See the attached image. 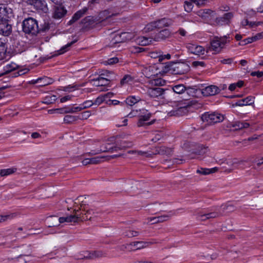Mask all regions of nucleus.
Masks as SVG:
<instances>
[{"label": "nucleus", "mask_w": 263, "mask_h": 263, "mask_svg": "<svg viewBox=\"0 0 263 263\" xmlns=\"http://www.w3.org/2000/svg\"><path fill=\"white\" fill-rule=\"evenodd\" d=\"M13 16L12 10L7 6L0 4V34L9 36L12 32V26L8 19Z\"/></svg>", "instance_id": "1"}, {"label": "nucleus", "mask_w": 263, "mask_h": 263, "mask_svg": "<svg viewBox=\"0 0 263 263\" xmlns=\"http://www.w3.org/2000/svg\"><path fill=\"white\" fill-rule=\"evenodd\" d=\"M165 84V81L161 79H155L149 80L146 85V93L151 98H157L162 96L164 90L160 87H155V86H163Z\"/></svg>", "instance_id": "2"}, {"label": "nucleus", "mask_w": 263, "mask_h": 263, "mask_svg": "<svg viewBox=\"0 0 263 263\" xmlns=\"http://www.w3.org/2000/svg\"><path fill=\"white\" fill-rule=\"evenodd\" d=\"M229 35L221 37L215 36L210 42V45L206 47V53L212 51L214 53H220L224 48L225 45L229 43Z\"/></svg>", "instance_id": "3"}, {"label": "nucleus", "mask_w": 263, "mask_h": 263, "mask_svg": "<svg viewBox=\"0 0 263 263\" xmlns=\"http://www.w3.org/2000/svg\"><path fill=\"white\" fill-rule=\"evenodd\" d=\"M23 30L26 33L36 34L39 31V27L36 20L29 17L23 22Z\"/></svg>", "instance_id": "4"}, {"label": "nucleus", "mask_w": 263, "mask_h": 263, "mask_svg": "<svg viewBox=\"0 0 263 263\" xmlns=\"http://www.w3.org/2000/svg\"><path fill=\"white\" fill-rule=\"evenodd\" d=\"M201 119L203 122H206L208 124H212L222 122L224 119L222 115L217 112H205L202 115Z\"/></svg>", "instance_id": "5"}, {"label": "nucleus", "mask_w": 263, "mask_h": 263, "mask_svg": "<svg viewBox=\"0 0 263 263\" xmlns=\"http://www.w3.org/2000/svg\"><path fill=\"white\" fill-rule=\"evenodd\" d=\"M155 241H134L129 244L126 245H123L121 247V250H124L125 249H127L128 250H140L146 247L149 246L155 243Z\"/></svg>", "instance_id": "6"}, {"label": "nucleus", "mask_w": 263, "mask_h": 263, "mask_svg": "<svg viewBox=\"0 0 263 263\" xmlns=\"http://www.w3.org/2000/svg\"><path fill=\"white\" fill-rule=\"evenodd\" d=\"M125 143V141L123 142L122 145H120L119 147H118L119 148H126L130 146L131 143H127L126 144H124ZM117 148V146L115 147H108L107 145L106 144L103 145L101 146V147L100 148H97L96 149L91 150V152L87 153L86 154V155H95L99 154H100L101 153L106 152H112L113 151H116Z\"/></svg>", "instance_id": "7"}, {"label": "nucleus", "mask_w": 263, "mask_h": 263, "mask_svg": "<svg viewBox=\"0 0 263 263\" xmlns=\"http://www.w3.org/2000/svg\"><path fill=\"white\" fill-rule=\"evenodd\" d=\"M234 13L228 12L224 13L222 15L217 17L215 20V23L218 26L229 25L234 17Z\"/></svg>", "instance_id": "8"}, {"label": "nucleus", "mask_w": 263, "mask_h": 263, "mask_svg": "<svg viewBox=\"0 0 263 263\" xmlns=\"http://www.w3.org/2000/svg\"><path fill=\"white\" fill-rule=\"evenodd\" d=\"M186 47L189 53L196 55H203L206 53V48L195 43H187Z\"/></svg>", "instance_id": "9"}, {"label": "nucleus", "mask_w": 263, "mask_h": 263, "mask_svg": "<svg viewBox=\"0 0 263 263\" xmlns=\"http://www.w3.org/2000/svg\"><path fill=\"white\" fill-rule=\"evenodd\" d=\"M170 25V21L165 18H163L161 20H159L156 21H154L147 24L146 27L148 30H152L154 28H161L166 26H168Z\"/></svg>", "instance_id": "10"}, {"label": "nucleus", "mask_w": 263, "mask_h": 263, "mask_svg": "<svg viewBox=\"0 0 263 263\" xmlns=\"http://www.w3.org/2000/svg\"><path fill=\"white\" fill-rule=\"evenodd\" d=\"M172 74H182L186 73L189 69L187 65L183 63H173Z\"/></svg>", "instance_id": "11"}, {"label": "nucleus", "mask_w": 263, "mask_h": 263, "mask_svg": "<svg viewBox=\"0 0 263 263\" xmlns=\"http://www.w3.org/2000/svg\"><path fill=\"white\" fill-rule=\"evenodd\" d=\"M29 3L38 10L46 13L48 10L47 3L45 1L42 0H29Z\"/></svg>", "instance_id": "12"}, {"label": "nucleus", "mask_w": 263, "mask_h": 263, "mask_svg": "<svg viewBox=\"0 0 263 263\" xmlns=\"http://www.w3.org/2000/svg\"><path fill=\"white\" fill-rule=\"evenodd\" d=\"M201 93L204 96H214L218 93L220 89L215 85H210L201 89Z\"/></svg>", "instance_id": "13"}, {"label": "nucleus", "mask_w": 263, "mask_h": 263, "mask_svg": "<svg viewBox=\"0 0 263 263\" xmlns=\"http://www.w3.org/2000/svg\"><path fill=\"white\" fill-rule=\"evenodd\" d=\"M87 255H85L84 257L86 259H95L96 258H100L105 257L106 256V253L102 250H96L92 252L86 251Z\"/></svg>", "instance_id": "14"}, {"label": "nucleus", "mask_w": 263, "mask_h": 263, "mask_svg": "<svg viewBox=\"0 0 263 263\" xmlns=\"http://www.w3.org/2000/svg\"><path fill=\"white\" fill-rule=\"evenodd\" d=\"M173 91L177 94H183L186 93L187 94L191 92L192 89L190 87H186L183 84H178L174 85L172 87Z\"/></svg>", "instance_id": "15"}, {"label": "nucleus", "mask_w": 263, "mask_h": 263, "mask_svg": "<svg viewBox=\"0 0 263 263\" xmlns=\"http://www.w3.org/2000/svg\"><path fill=\"white\" fill-rule=\"evenodd\" d=\"M67 13V10L61 5L59 6H56L54 8V12L53 13V17L54 18L60 19L63 17Z\"/></svg>", "instance_id": "16"}, {"label": "nucleus", "mask_w": 263, "mask_h": 263, "mask_svg": "<svg viewBox=\"0 0 263 263\" xmlns=\"http://www.w3.org/2000/svg\"><path fill=\"white\" fill-rule=\"evenodd\" d=\"M48 221L50 222L49 227H55L59 225V223L66 222V217H61L59 218L57 216H51L48 219Z\"/></svg>", "instance_id": "17"}, {"label": "nucleus", "mask_w": 263, "mask_h": 263, "mask_svg": "<svg viewBox=\"0 0 263 263\" xmlns=\"http://www.w3.org/2000/svg\"><path fill=\"white\" fill-rule=\"evenodd\" d=\"M219 214L217 212H211L209 213H199L197 218L199 220H205L210 218H214L218 217Z\"/></svg>", "instance_id": "18"}, {"label": "nucleus", "mask_w": 263, "mask_h": 263, "mask_svg": "<svg viewBox=\"0 0 263 263\" xmlns=\"http://www.w3.org/2000/svg\"><path fill=\"white\" fill-rule=\"evenodd\" d=\"M114 15V14L108 10H105L100 12L96 18L97 21L101 23L105 21L108 18Z\"/></svg>", "instance_id": "19"}, {"label": "nucleus", "mask_w": 263, "mask_h": 263, "mask_svg": "<svg viewBox=\"0 0 263 263\" xmlns=\"http://www.w3.org/2000/svg\"><path fill=\"white\" fill-rule=\"evenodd\" d=\"M87 10L88 9L86 7H84L82 9L78 11L74 14L72 18L68 22V25H70L78 21L86 12Z\"/></svg>", "instance_id": "20"}, {"label": "nucleus", "mask_w": 263, "mask_h": 263, "mask_svg": "<svg viewBox=\"0 0 263 263\" xmlns=\"http://www.w3.org/2000/svg\"><path fill=\"white\" fill-rule=\"evenodd\" d=\"M171 35V32L167 29H163L158 32L155 37L156 41L165 40L169 37Z\"/></svg>", "instance_id": "21"}, {"label": "nucleus", "mask_w": 263, "mask_h": 263, "mask_svg": "<svg viewBox=\"0 0 263 263\" xmlns=\"http://www.w3.org/2000/svg\"><path fill=\"white\" fill-rule=\"evenodd\" d=\"M214 13V11L209 9H201L196 14L204 20L209 19Z\"/></svg>", "instance_id": "22"}, {"label": "nucleus", "mask_w": 263, "mask_h": 263, "mask_svg": "<svg viewBox=\"0 0 263 263\" xmlns=\"http://www.w3.org/2000/svg\"><path fill=\"white\" fill-rule=\"evenodd\" d=\"M84 210H74L73 212V216H74L76 218V222H78L80 220H90L91 217H88V216H84Z\"/></svg>", "instance_id": "23"}, {"label": "nucleus", "mask_w": 263, "mask_h": 263, "mask_svg": "<svg viewBox=\"0 0 263 263\" xmlns=\"http://www.w3.org/2000/svg\"><path fill=\"white\" fill-rule=\"evenodd\" d=\"M151 116V114L147 113L144 115L140 116L139 118L138 122H137V125L139 127L144 126L145 125H151L153 122H148L145 123V122L149 120Z\"/></svg>", "instance_id": "24"}, {"label": "nucleus", "mask_w": 263, "mask_h": 263, "mask_svg": "<svg viewBox=\"0 0 263 263\" xmlns=\"http://www.w3.org/2000/svg\"><path fill=\"white\" fill-rule=\"evenodd\" d=\"M250 126L249 123L245 121H236L232 123L231 127L234 128V130H240L247 128Z\"/></svg>", "instance_id": "25"}, {"label": "nucleus", "mask_w": 263, "mask_h": 263, "mask_svg": "<svg viewBox=\"0 0 263 263\" xmlns=\"http://www.w3.org/2000/svg\"><path fill=\"white\" fill-rule=\"evenodd\" d=\"M254 102V97L252 96L247 97L246 98L238 101L236 103V106H242L244 105H250Z\"/></svg>", "instance_id": "26"}, {"label": "nucleus", "mask_w": 263, "mask_h": 263, "mask_svg": "<svg viewBox=\"0 0 263 263\" xmlns=\"http://www.w3.org/2000/svg\"><path fill=\"white\" fill-rule=\"evenodd\" d=\"M7 47L5 40L3 38L0 39V60L6 58Z\"/></svg>", "instance_id": "27"}, {"label": "nucleus", "mask_w": 263, "mask_h": 263, "mask_svg": "<svg viewBox=\"0 0 263 263\" xmlns=\"http://www.w3.org/2000/svg\"><path fill=\"white\" fill-rule=\"evenodd\" d=\"M152 41V39L145 36H139L136 40V43L141 46H147L150 44Z\"/></svg>", "instance_id": "28"}, {"label": "nucleus", "mask_w": 263, "mask_h": 263, "mask_svg": "<svg viewBox=\"0 0 263 263\" xmlns=\"http://www.w3.org/2000/svg\"><path fill=\"white\" fill-rule=\"evenodd\" d=\"M53 80L48 77L40 78L35 80V83H40V86H46L52 84Z\"/></svg>", "instance_id": "29"}, {"label": "nucleus", "mask_w": 263, "mask_h": 263, "mask_svg": "<svg viewBox=\"0 0 263 263\" xmlns=\"http://www.w3.org/2000/svg\"><path fill=\"white\" fill-rule=\"evenodd\" d=\"M172 149L165 146H160L156 148V152L160 155H169L172 153Z\"/></svg>", "instance_id": "30"}, {"label": "nucleus", "mask_w": 263, "mask_h": 263, "mask_svg": "<svg viewBox=\"0 0 263 263\" xmlns=\"http://www.w3.org/2000/svg\"><path fill=\"white\" fill-rule=\"evenodd\" d=\"M18 65L13 62L8 64L4 67V72L3 74H7L11 71H14L18 68Z\"/></svg>", "instance_id": "31"}, {"label": "nucleus", "mask_w": 263, "mask_h": 263, "mask_svg": "<svg viewBox=\"0 0 263 263\" xmlns=\"http://www.w3.org/2000/svg\"><path fill=\"white\" fill-rule=\"evenodd\" d=\"M174 214V212L172 211L169 212V214L163 215L157 217V220L154 221L153 223H156L158 222H162L168 219V218Z\"/></svg>", "instance_id": "32"}, {"label": "nucleus", "mask_w": 263, "mask_h": 263, "mask_svg": "<svg viewBox=\"0 0 263 263\" xmlns=\"http://www.w3.org/2000/svg\"><path fill=\"white\" fill-rule=\"evenodd\" d=\"M173 64L172 63H166V64L162 67L161 71H160V73L162 74H165L167 73H170L172 74L173 71Z\"/></svg>", "instance_id": "33"}, {"label": "nucleus", "mask_w": 263, "mask_h": 263, "mask_svg": "<svg viewBox=\"0 0 263 263\" xmlns=\"http://www.w3.org/2000/svg\"><path fill=\"white\" fill-rule=\"evenodd\" d=\"M140 100L139 97H136L135 96H129L128 97L125 101V104H127L130 106H132L137 102H138Z\"/></svg>", "instance_id": "34"}, {"label": "nucleus", "mask_w": 263, "mask_h": 263, "mask_svg": "<svg viewBox=\"0 0 263 263\" xmlns=\"http://www.w3.org/2000/svg\"><path fill=\"white\" fill-rule=\"evenodd\" d=\"M223 165L221 167V168L224 171L227 172H231L233 168L232 166L233 164L236 163V162H232V161H227L226 163H222Z\"/></svg>", "instance_id": "35"}, {"label": "nucleus", "mask_w": 263, "mask_h": 263, "mask_svg": "<svg viewBox=\"0 0 263 263\" xmlns=\"http://www.w3.org/2000/svg\"><path fill=\"white\" fill-rule=\"evenodd\" d=\"M16 171V168H9L6 169H3L0 171V175L2 177L7 176L8 175L12 174Z\"/></svg>", "instance_id": "36"}, {"label": "nucleus", "mask_w": 263, "mask_h": 263, "mask_svg": "<svg viewBox=\"0 0 263 263\" xmlns=\"http://www.w3.org/2000/svg\"><path fill=\"white\" fill-rule=\"evenodd\" d=\"M57 97L54 95H48L43 100V103L46 104H50L54 103L57 100Z\"/></svg>", "instance_id": "37"}, {"label": "nucleus", "mask_w": 263, "mask_h": 263, "mask_svg": "<svg viewBox=\"0 0 263 263\" xmlns=\"http://www.w3.org/2000/svg\"><path fill=\"white\" fill-rule=\"evenodd\" d=\"M84 84H82L80 85H77V84H73V85H69L68 86H67L66 87H64L63 90L66 92H71L74 90L78 89L80 87L84 86Z\"/></svg>", "instance_id": "38"}, {"label": "nucleus", "mask_w": 263, "mask_h": 263, "mask_svg": "<svg viewBox=\"0 0 263 263\" xmlns=\"http://www.w3.org/2000/svg\"><path fill=\"white\" fill-rule=\"evenodd\" d=\"M123 234L128 237H133L138 236L140 234V232L138 231H135L131 229L126 230Z\"/></svg>", "instance_id": "39"}, {"label": "nucleus", "mask_w": 263, "mask_h": 263, "mask_svg": "<svg viewBox=\"0 0 263 263\" xmlns=\"http://www.w3.org/2000/svg\"><path fill=\"white\" fill-rule=\"evenodd\" d=\"M76 42L77 40H74L62 47L58 51V54H61L65 53L66 51L68 50L69 47Z\"/></svg>", "instance_id": "40"}, {"label": "nucleus", "mask_w": 263, "mask_h": 263, "mask_svg": "<svg viewBox=\"0 0 263 263\" xmlns=\"http://www.w3.org/2000/svg\"><path fill=\"white\" fill-rule=\"evenodd\" d=\"M17 216V213H13L9 215H0V222L6 221L8 219H12Z\"/></svg>", "instance_id": "41"}, {"label": "nucleus", "mask_w": 263, "mask_h": 263, "mask_svg": "<svg viewBox=\"0 0 263 263\" xmlns=\"http://www.w3.org/2000/svg\"><path fill=\"white\" fill-rule=\"evenodd\" d=\"M79 117L77 116L66 115L64 118V121L66 123H71L77 121Z\"/></svg>", "instance_id": "42"}, {"label": "nucleus", "mask_w": 263, "mask_h": 263, "mask_svg": "<svg viewBox=\"0 0 263 263\" xmlns=\"http://www.w3.org/2000/svg\"><path fill=\"white\" fill-rule=\"evenodd\" d=\"M149 56L153 59H159V61L163 60V55L160 52L152 51L149 53Z\"/></svg>", "instance_id": "43"}, {"label": "nucleus", "mask_w": 263, "mask_h": 263, "mask_svg": "<svg viewBox=\"0 0 263 263\" xmlns=\"http://www.w3.org/2000/svg\"><path fill=\"white\" fill-rule=\"evenodd\" d=\"M133 78L130 75H125L121 80V84L122 85L128 84L133 81Z\"/></svg>", "instance_id": "44"}, {"label": "nucleus", "mask_w": 263, "mask_h": 263, "mask_svg": "<svg viewBox=\"0 0 263 263\" xmlns=\"http://www.w3.org/2000/svg\"><path fill=\"white\" fill-rule=\"evenodd\" d=\"M104 157H96L90 158V164H98L103 161Z\"/></svg>", "instance_id": "45"}, {"label": "nucleus", "mask_w": 263, "mask_h": 263, "mask_svg": "<svg viewBox=\"0 0 263 263\" xmlns=\"http://www.w3.org/2000/svg\"><path fill=\"white\" fill-rule=\"evenodd\" d=\"M83 109H84V108L83 107V105L81 104L79 106L72 107L71 108H70L67 110H65V112L73 113V112L80 111Z\"/></svg>", "instance_id": "46"}, {"label": "nucleus", "mask_w": 263, "mask_h": 263, "mask_svg": "<svg viewBox=\"0 0 263 263\" xmlns=\"http://www.w3.org/2000/svg\"><path fill=\"white\" fill-rule=\"evenodd\" d=\"M191 2L195 4L198 7H202L205 6L208 2V0H190Z\"/></svg>", "instance_id": "47"}, {"label": "nucleus", "mask_w": 263, "mask_h": 263, "mask_svg": "<svg viewBox=\"0 0 263 263\" xmlns=\"http://www.w3.org/2000/svg\"><path fill=\"white\" fill-rule=\"evenodd\" d=\"M128 153L132 154H136L137 156H143V157H147L148 154L146 152H143L141 151H130L128 152Z\"/></svg>", "instance_id": "48"}, {"label": "nucleus", "mask_w": 263, "mask_h": 263, "mask_svg": "<svg viewBox=\"0 0 263 263\" xmlns=\"http://www.w3.org/2000/svg\"><path fill=\"white\" fill-rule=\"evenodd\" d=\"M99 78L101 86H105L108 85L110 81L109 79L103 78L102 76H99Z\"/></svg>", "instance_id": "49"}, {"label": "nucleus", "mask_w": 263, "mask_h": 263, "mask_svg": "<svg viewBox=\"0 0 263 263\" xmlns=\"http://www.w3.org/2000/svg\"><path fill=\"white\" fill-rule=\"evenodd\" d=\"M107 104L109 105H120L121 106H124L125 102H120L119 101L116 100H109L107 102Z\"/></svg>", "instance_id": "50"}, {"label": "nucleus", "mask_w": 263, "mask_h": 263, "mask_svg": "<svg viewBox=\"0 0 263 263\" xmlns=\"http://www.w3.org/2000/svg\"><path fill=\"white\" fill-rule=\"evenodd\" d=\"M193 8V5L192 4V2H189L185 1L184 2V9L187 12H191Z\"/></svg>", "instance_id": "51"}, {"label": "nucleus", "mask_w": 263, "mask_h": 263, "mask_svg": "<svg viewBox=\"0 0 263 263\" xmlns=\"http://www.w3.org/2000/svg\"><path fill=\"white\" fill-rule=\"evenodd\" d=\"M197 173L203 175H209L210 174L209 168H200L197 170Z\"/></svg>", "instance_id": "52"}, {"label": "nucleus", "mask_w": 263, "mask_h": 263, "mask_svg": "<svg viewBox=\"0 0 263 263\" xmlns=\"http://www.w3.org/2000/svg\"><path fill=\"white\" fill-rule=\"evenodd\" d=\"M191 65L192 67L196 68L199 66L204 67L205 63L202 61H194L192 63Z\"/></svg>", "instance_id": "53"}, {"label": "nucleus", "mask_w": 263, "mask_h": 263, "mask_svg": "<svg viewBox=\"0 0 263 263\" xmlns=\"http://www.w3.org/2000/svg\"><path fill=\"white\" fill-rule=\"evenodd\" d=\"M83 105V107L84 109L89 108L93 105V102L91 100H88L85 101L82 104Z\"/></svg>", "instance_id": "54"}, {"label": "nucleus", "mask_w": 263, "mask_h": 263, "mask_svg": "<svg viewBox=\"0 0 263 263\" xmlns=\"http://www.w3.org/2000/svg\"><path fill=\"white\" fill-rule=\"evenodd\" d=\"M118 59L117 58L114 57L108 59L107 61H105V63L106 64L112 65L118 63Z\"/></svg>", "instance_id": "55"}, {"label": "nucleus", "mask_w": 263, "mask_h": 263, "mask_svg": "<svg viewBox=\"0 0 263 263\" xmlns=\"http://www.w3.org/2000/svg\"><path fill=\"white\" fill-rule=\"evenodd\" d=\"M91 115V113L90 111H85L82 113L81 117H80V119H82L83 120H86L88 119Z\"/></svg>", "instance_id": "56"}, {"label": "nucleus", "mask_w": 263, "mask_h": 263, "mask_svg": "<svg viewBox=\"0 0 263 263\" xmlns=\"http://www.w3.org/2000/svg\"><path fill=\"white\" fill-rule=\"evenodd\" d=\"M66 222H73L76 223V218L74 216H73V215H70L69 216H67L66 217Z\"/></svg>", "instance_id": "57"}, {"label": "nucleus", "mask_w": 263, "mask_h": 263, "mask_svg": "<svg viewBox=\"0 0 263 263\" xmlns=\"http://www.w3.org/2000/svg\"><path fill=\"white\" fill-rule=\"evenodd\" d=\"M254 41L253 40V37H248L247 39H246L245 40H243L242 41V44L241 45H246V44H249V43H251L252 42H254Z\"/></svg>", "instance_id": "58"}, {"label": "nucleus", "mask_w": 263, "mask_h": 263, "mask_svg": "<svg viewBox=\"0 0 263 263\" xmlns=\"http://www.w3.org/2000/svg\"><path fill=\"white\" fill-rule=\"evenodd\" d=\"M251 75L253 77H257V78H261L263 76V71H253L251 73Z\"/></svg>", "instance_id": "59"}, {"label": "nucleus", "mask_w": 263, "mask_h": 263, "mask_svg": "<svg viewBox=\"0 0 263 263\" xmlns=\"http://www.w3.org/2000/svg\"><path fill=\"white\" fill-rule=\"evenodd\" d=\"M252 37L253 38L254 42L256 41L257 40H259L260 39H263L262 32H261L260 33H258L254 36H253Z\"/></svg>", "instance_id": "60"}, {"label": "nucleus", "mask_w": 263, "mask_h": 263, "mask_svg": "<svg viewBox=\"0 0 263 263\" xmlns=\"http://www.w3.org/2000/svg\"><path fill=\"white\" fill-rule=\"evenodd\" d=\"M72 95H67V96H66L65 97H63L62 98H61L60 99V102L61 103H64V102H65L68 100H71V99L72 98Z\"/></svg>", "instance_id": "61"}, {"label": "nucleus", "mask_w": 263, "mask_h": 263, "mask_svg": "<svg viewBox=\"0 0 263 263\" xmlns=\"http://www.w3.org/2000/svg\"><path fill=\"white\" fill-rule=\"evenodd\" d=\"M104 101L102 97H98L96 100L93 102V105H99L102 103Z\"/></svg>", "instance_id": "62"}, {"label": "nucleus", "mask_w": 263, "mask_h": 263, "mask_svg": "<svg viewBox=\"0 0 263 263\" xmlns=\"http://www.w3.org/2000/svg\"><path fill=\"white\" fill-rule=\"evenodd\" d=\"M177 33H178L182 36H185L187 32L183 28H180L177 31Z\"/></svg>", "instance_id": "63"}, {"label": "nucleus", "mask_w": 263, "mask_h": 263, "mask_svg": "<svg viewBox=\"0 0 263 263\" xmlns=\"http://www.w3.org/2000/svg\"><path fill=\"white\" fill-rule=\"evenodd\" d=\"M233 61V59L229 58L227 59H223L221 61V63L224 64H231Z\"/></svg>", "instance_id": "64"}]
</instances>
